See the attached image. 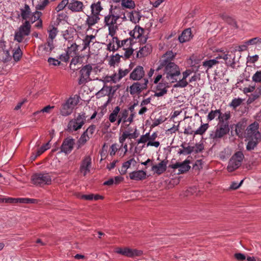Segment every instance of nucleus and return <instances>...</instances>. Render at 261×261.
Instances as JSON below:
<instances>
[{"label":"nucleus","instance_id":"f257e3e1","mask_svg":"<svg viewBox=\"0 0 261 261\" xmlns=\"http://www.w3.org/2000/svg\"><path fill=\"white\" fill-rule=\"evenodd\" d=\"M174 58L172 51H168L162 57L159 61L158 70L164 69V79L170 83L177 81V77L180 74L179 67L171 62Z\"/></svg>","mask_w":261,"mask_h":261},{"label":"nucleus","instance_id":"f03ea898","mask_svg":"<svg viewBox=\"0 0 261 261\" xmlns=\"http://www.w3.org/2000/svg\"><path fill=\"white\" fill-rule=\"evenodd\" d=\"M246 132V140L248 141L246 145V150L251 151L254 149L261 140V135L258 130V124H251L247 128Z\"/></svg>","mask_w":261,"mask_h":261},{"label":"nucleus","instance_id":"7ed1b4c3","mask_svg":"<svg viewBox=\"0 0 261 261\" xmlns=\"http://www.w3.org/2000/svg\"><path fill=\"white\" fill-rule=\"evenodd\" d=\"M80 99L77 94H75L67 99L61 106L60 113L62 116L66 117L72 114L74 107L77 105Z\"/></svg>","mask_w":261,"mask_h":261},{"label":"nucleus","instance_id":"20e7f679","mask_svg":"<svg viewBox=\"0 0 261 261\" xmlns=\"http://www.w3.org/2000/svg\"><path fill=\"white\" fill-rule=\"evenodd\" d=\"M31 29V23L29 20H25L20 25L19 29L15 32L14 40L18 42H22L24 37L29 36Z\"/></svg>","mask_w":261,"mask_h":261},{"label":"nucleus","instance_id":"39448f33","mask_svg":"<svg viewBox=\"0 0 261 261\" xmlns=\"http://www.w3.org/2000/svg\"><path fill=\"white\" fill-rule=\"evenodd\" d=\"M244 157L243 152L241 151H238L233 154L228 162V171L232 172L239 168L242 163Z\"/></svg>","mask_w":261,"mask_h":261},{"label":"nucleus","instance_id":"423d86ee","mask_svg":"<svg viewBox=\"0 0 261 261\" xmlns=\"http://www.w3.org/2000/svg\"><path fill=\"white\" fill-rule=\"evenodd\" d=\"M33 184L40 187L49 185L51 183V178L49 173H35L32 176Z\"/></svg>","mask_w":261,"mask_h":261},{"label":"nucleus","instance_id":"0eeeda50","mask_svg":"<svg viewBox=\"0 0 261 261\" xmlns=\"http://www.w3.org/2000/svg\"><path fill=\"white\" fill-rule=\"evenodd\" d=\"M86 117L85 114H78L77 116L69 121L67 128L70 131H77L80 129L85 123Z\"/></svg>","mask_w":261,"mask_h":261},{"label":"nucleus","instance_id":"6e6552de","mask_svg":"<svg viewBox=\"0 0 261 261\" xmlns=\"http://www.w3.org/2000/svg\"><path fill=\"white\" fill-rule=\"evenodd\" d=\"M148 80L147 78H144L141 82H137L129 87V92L130 95H136L140 94L142 90H145L147 88Z\"/></svg>","mask_w":261,"mask_h":261},{"label":"nucleus","instance_id":"1a4fd4ad","mask_svg":"<svg viewBox=\"0 0 261 261\" xmlns=\"http://www.w3.org/2000/svg\"><path fill=\"white\" fill-rule=\"evenodd\" d=\"M115 252L127 257L139 256L142 254V251L141 250L132 249L127 247L117 248L116 249Z\"/></svg>","mask_w":261,"mask_h":261},{"label":"nucleus","instance_id":"9d476101","mask_svg":"<svg viewBox=\"0 0 261 261\" xmlns=\"http://www.w3.org/2000/svg\"><path fill=\"white\" fill-rule=\"evenodd\" d=\"M119 18V17H105V23L109 27V35L111 36H115L118 29L117 21Z\"/></svg>","mask_w":261,"mask_h":261},{"label":"nucleus","instance_id":"9b49d317","mask_svg":"<svg viewBox=\"0 0 261 261\" xmlns=\"http://www.w3.org/2000/svg\"><path fill=\"white\" fill-rule=\"evenodd\" d=\"M92 71V67L90 64H87L81 68L80 70L81 75L78 82L79 85H83L87 82L88 80L89 79V76Z\"/></svg>","mask_w":261,"mask_h":261},{"label":"nucleus","instance_id":"f8f14e48","mask_svg":"<svg viewBox=\"0 0 261 261\" xmlns=\"http://www.w3.org/2000/svg\"><path fill=\"white\" fill-rule=\"evenodd\" d=\"M229 132V127L228 124H219V127L215 130L214 134L211 135V138H222L225 135L228 134Z\"/></svg>","mask_w":261,"mask_h":261},{"label":"nucleus","instance_id":"ddd939ff","mask_svg":"<svg viewBox=\"0 0 261 261\" xmlns=\"http://www.w3.org/2000/svg\"><path fill=\"white\" fill-rule=\"evenodd\" d=\"M169 83L170 82L164 79L162 80L161 82L159 83V84L156 85L154 96L158 97L164 96L167 92L166 89L168 87Z\"/></svg>","mask_w":261,"mask_h":261},{"label":"nucleus","instance_id":"4468645a","mask_svg":"<svg viewBox=\"0 0 261 261\" xmlns=\"http://www.w3.org/2000/svg\"><path fill=\"white\" fill-rule=\"evenodd\" d=\"M168 161L166 160H162L157 164H152L151 170L154 174L160 175L165 172L167 169Z\"/></svg>","mask_w":261,"mask_h":261},{"label":"nucleus","instance_id":"2eb2a0df","mask_svg":"<svg viewBox=\"0 0 261 261\" xmlns=\"http://www.w3.org/2000/svg\"><path fill=\"white\" fill-rule=\"evenodd\" d=\"M145 75V71L142 66H137L130 73L129 78L133 81H142Z\"/></svg>","mask_w":261,"mask_h":261},{"label":"nucleus","instance_id":"dca6fc26","mask_svg":"<svg viewBox=\"0 0 261 261\" xmlns=\"http://www.w3.org/2000/svg\"><path fill=\"white\" fill-rule=\"evenodd\" d=\"M75 144V140L71 138H67L63 140L62 145L60 147L61 151L66 154L69 153L73 149Z\"/></svg>","mask_w":261,"mask_h":261},{"label":"nucleus","instance_id":"f3484780","mask_svg":"<svg viewBox=\"0 0 261 261\" xmlns=\"http://www.w3.org/2000/svg\"><path fill=\"white\" fill-rule=\"evenodd\" d=\"M189 161L185 160L181 163L177 162L176 164H173L170 166L171 169H178V173L177 174H183L188 171L191 167L189 165Z\"/></svg>","mask_w":261,"mask_h":261},{"label":"nucleus","instance_id":"a211bd4d","mask_svg":"<svg viewBox=\"0 0 261 261\" xmlns=\"http://www.w3.org/2000/svg\"><path fill=\"white\" fill-rule=\"evenodd\" d=\"M143 33V30L142 28L136 26L135 29L130 32L129 35L133 39L139 40V41L142 43H145L147 41V38L142 37Z\"/></svg>","mask_w":261,"mask_h":261},{"label":"nucleus","instance_id":"6ab92c4d","mask_svg":"<svg viewBox=\"0 0 261 261\" xmlns=\"http://www.w3.org/2000/svg\"><path fill=\"white\" fill-rule=\"evenodd\" d=\"M92 165V161L90 156H86L82 161L80 166V172L84 176L87 175V173L90 172V169Z\"/></svg>","mask_w":261,"mask_h":261},{"label":"nucleus","instance_id":"aec40b11","mask_svg":"<svg viewBox=\"0 0 261 261\" xmlns=\"http://www.w3.org/2000/svg\"><path fill=\"white\" fill-rule=\"evenodd\" d=\"M60 22L61 19L59 18H57V19H56L54 23L51 24L49 26L48 30V39H47V41H53L54 39L56 38V36L57 35L58 33L57 28H56V26L58 25Z\"/></svg>","mask_w":261,"mask_h":261},{"label":"nucleus","instance_id":"412c9836","mask_svg":"<svg viewBox=\"0 0 261 261\" xmlns=\"http://www.w3.org/2000/svg\"><path fill=\"white\" fill-rule=\"evenodd\" d=\"M147 174L143 170L134 171L129 173L130 179L135 181H141L146 178Z\"/></svg>","mask_w":261,"mask_h":261},{"label":"nucleus","instance_id":"4be33fe9","mask_svg":"<svg viewBox=\"0 0 261 261\" xmlns=\"http://www.w3.org/2000/svg\"><path fill=\"white\" fill-rule=\"evenodd\" d=\"M151 52V46L150 44H146L145 46L140 47L139 50L137 51L136 58H141L147 57Z\"/></svg>","mask_w":261,"mask_h":261},{"label":"nucleus","instance_id":"5701e85b","mask_svg":"<svg viewBox=\"0 0 261 261\" xmlns=\"http://www.w3.org/2000/svg\"><path fill=\"white\" fill-rule=\"evenodd\" d=\"M83 7V4L80 1L71 0L68 2V8L73 12H80L82 10Z\"/></svg>","mask_w":261,"mask_h":261},{"label":"nucleus","instance_id":"b1692460","mask_svg":"<svg viewBox=\"0 0 261 261\" xmlns=\"http://www.w3.org/2000/svg\"><path fill=\"white\" fill-rule=\"evenodd\" d=\"M191 38V28H188L183 31L181 35L179 36L178 39L180 42L184 43L190 41Z\"/></svg>","mask_w":261,"mask_h":261},{"label":"nucleus","instance_id":"393cba45","mask_svg":"<svg viewBox=\"0 0 261 261\" xmlns=\"http://www.w3.org/2000/svg\"><path fill=\"white\" fill-rule=\"evenodd\" d=\"M54 48L55 47L54 44H53V41H47L46 43L42 44L39 46V49L45 51L47 54H49L51 52Z\"/></svg>","mask_w":261,"mask_h":261},{"label":"nucleus","instance_id":"a878e982","mask_svg":"<svg viewBox=\"0 0 261 261\" xmlns=\"http://www.w3.org/2000/svg\"><path fill=\"white\" fill-rule=\"evenodd\" d=\"M128 115V113L127 109H122L121 111L120 110L118 113V120H117V122H116L117 125H119L121 122L125 124Z\"/></svg>","mask_w":261,"mask_h":261},{"label":"nucleus","instance_id":"bb28decb","mask_svg":"<svg viewBox=\"0 0 261 261\" xmlns=\"http://www.w3.org/2000/svg\"><path fill=\"white\" fill-rule=\"evenodd\" d=\"M49 0H43L40 1V3L36 6V10L33 12V14L32 16H35L37 15V16H40L42 15L41 12L38 11L39 10L43 9L48 4Z\"/></svg>","mask_w":261,"mask_h":261},{"label":"nucleus","instance_id":"cd10ccee","mask_svg":"<svg viewBox=\"0 0 261 261\" xmlns=\"http://www.w3.org/2000/svg\"><path fill=\"white\" fill-rule=\"evenodd\" d=\"M120 112V107L116 106L114 109H113L112 112L110 113L109 116V121L111 123H114L116 120H118V114Z\"/></svg>","mask_w":261,"mask_h":261},{"label":"nucleus","instance_id":"c85d7f7f","mask_svg":"<svg viewBox=\"0 0 261 261\" xmlns=\"http://www.w3.org/2000/svg\"><path fill=\"white\" fill-rule=\"evenodd\" d=\"M95 39V36L93 35H87L83 40V50H86L87 48H89L90 43L92 42V40Z\"/></svg>","mask_w":261,"mask_h":261},{"label":"nucleus","instance_id":"c756f323","mask_svg":"<svg viewBox=\"0 0 261 261\" xmlns=\"http://www.w3.org/2000/svg\"><path fill=\"white\" fill-rule=\"evenodd\" d=\"M231 118V114L229 112L225 113H221L219 118V124L226 123L229 125L228 120Z\"/></svg>","mask_w":261,"mask_h":261},{"label":"nucleus","instance_id":"7c9ffc66","mask_svg":"<svg viewBox=\"0 0 261 261\" xmlns=\"http://www.w3.org/2000/svg\"><path fill=\"white\" fill-rule=\"evenodd\" d=\"M91 9L93 16H97L102 9L99 2L91 5Z\"/></svg>","mask_w":261,"mask_h":261},{"label":"nucleus","instance_id":"2f4dec72","mask_svg":"<svg viewBox=\"0 0 261 261\" xmlns=\"http://www.w3.org/2000/svg\"><path fill=\"white\" fill-rule=\"evenodd\" d=\"M220 62L215 59H211L202 62V66L205 67L207 69L213 68Z\"/></svg>","mask_w":261,"mask_h":261},{"label":"nucleus","instance_id":"473e14b6","mask_svg":"<svg viewBox=\"0 0 261 261\" xmlns=\"http://www.w3.org/2000/svg\"><path fill=\"white\" fill-rule=\"evenodd\" d=\"M90 138H92V137H90L89 136H88V135H85L84 134L81 135L80 139H79L77 141L78 148H80L82 145H83L87 143V142L89 140Z\"/></svg>","mask_w":261,"mask_h":261},{"label":"nucleus","instance_id":"72a5a7b5","mask_svg":"<svg viewBox=\"0 0 261 261\" xmlns=\"http://www.w3.org/2000/svg\"><path fill=\"white\" fill-rule=\"evenodd\" d=\"M181 146L182 147V149H179L178 151V154H190L194 151V147H191L190 146L185 147L183 145Z\"/></svg>","mask_w":261,"mask_h":261},{"label":"nucleus","instance_id":"f704fd0d","mask_svg":"<svg viewBox=\"0 0 261 261\" xmlns=\"http://www.w3.org/2000/svg\"><path fill=\"white\" fill-rule=\"evenodd\" d=\"M221 111L220 110H215V111L212 110L209 112L207 116L208 121H211L215 119V118L218 117V119L219 118Z\"/></svg>","mask_w":261,"mask_h":261},{"label":"nucleus","instance_id":"c9c22d12","mask_svg":"<svg viewBox=\"0 0 261 261\" xmlns=\"http://www.w3.org/2000/svg\"><path fill=\"white\" fill-rule=\"evenodd\" d=\"M63 37L66 40H70L73 38V35L74 34L75 32L72 30L71 29L70 30H66L62 32Z\"/></svg>","mask_w":261,"mask_h":261},{"label":"nucleus","instance_id":"e433bc0d","mask_svg":"<svg viewBox=\"0 0 261 261\" xmlns=\"http://www.w3.org/2000/svg\"><path fill=\"white\" fill-rule=\"evenodd\" d=\"M208 128V124L205 123L200 125V126L198 128L196 131L194 132V135H203L205 131L207 130Z\"/></svg>","mask_w":261,"mask_h":261},{"label":"nucleus","instance_id":"4c0bfd02","mask_svg":"<svg viewBox=\"0 0 261 261\" xmlns=\"http://www.w3.org/2000/svg\"><path fill=\"white\" fill-rule=\"evenodd\" d=\"M22 56V51L20 48L19 45H17V48H15L13 53V58L15 62L20 60L21 56Z\"/></svg>","mask_w":261,"mask_h":261},{"label":"nucleus","instance_id":"58836bf2","mask_svg":"<svg viewBox=\"0 0 261 261\" xmlns=\"http://www.w3.org/2000/svg\"><path fill=\"white\" fill-rule=\"evenodd\" d=\"M49 148V142H47L45 143L44 145L42 146L40 148L38 149L37 150V154L35 155V156L33 158V160H35L36 158L40 156L41 154L45 152L46 150H47Z\"/></svg>","mask_w":261,"mask_h":261},{"label":"nucleus","instance_id":"ea45409f","mask_svg":"<svg viewBox=\"0 0 261 261\" xmlns=\"http://www.w3.org/2000/svg\"><path fill=\"white\" fill-rule=\"evenodd\" d=\"M243 102V99L240 98L232 99L231 103H229V107H232L233 110H236L237 107L240 106Z\"/></svg>","mask_w":261,"mask_h":261},{"label":"nucleus","instance_id":"a19ab883","mask_svg":"<svg viewBox=\"0 0 261 261\" xmlns=\"http://www.w3.org/2000/svg\"><path fill=\"white\" fill-rule=\"evenodd\" d=\"M176 84L174 85L175 88H185L188 85V82L186 79H182L178 81H176Z\"/></svg>","mask_w":261,"mask_h":261},{"label":"nucleus","instance_id":"79ce46f5","mask_svg":"<svg viewBox=\"0 0 261 261\" xmlns=\"http://www.w3.org/2000/svg\"><path fill=\"white\" fill-rule=\"evenodd\" d=\"M111 90H112V87L109 86L105 87L98 92L97 95H109Z\"/></svg>","mask_w":261,"mask_h":261},{"label":"nucleus","instance_id":"37998d69","mask_svg":"<svg viewBox=\"0 0 261 261\" xmlns=\"http://www.w3.org/2000/svg\"><path fill=\"white\" fill-rule=\"evenodd\" d=\"M165 0H155L154 1H149V3L152 6L153 8H156L161 5H165Z\"/></svg>","mask_w":261,"mask_h":261},{"label":"nucleus","instance_id":"c03bdc74","mask_svg":"<svg viewBox=\"0 0 261 261\" xmlns=\"http://www.w3.org/2000/svg\"><path fill=\"white\" fill-rule=\"evenodd\" d=\"M122 5L127 8H134L135 6V3L132 0H122Z\"/></svg>","mask_w":261,"mask_h":261},{"label":"nucleus","instance_id":"a18cd8bd","mask_svg":"<svg viewBox=\"0 0 261 261\" xmlns=\"http://www.w3.org/2000/svg\"><path fill=\"white\" fill-rule=\"evenodd\" d=\"M252 80L255 83H261V70H258L252 75Z\"/></svg>","mask_w":261,"mask_h":261},{"label":"nucleus","instance_id":"49530a36","mask_svg":"<svg viewBox=\"0 0 261 261\" xmlns=\"http://www.w3.org/2000/svg\"><path fill=\"white\" fill-rule=\"evenodd\" d=\"M20 10L21 16H28L30 14V8L28 5H25L24 7L21 8Z\"/></svg>","mask_w":261,"mask_h":261},{"label":"nucleus","instance_id":"de8ad7c7","mask_svg":"<svg viewBox=\"0 0 261 261\" xmlns=\"http://www.w3.org/2000/svg\"><path fill=\"white\" fill-rule=\"evenodd\" d=\"M99 17H88L87 19V23L89 27L94 25L96 23H98Z\"/></svg>","mask_w":261,"mask_h":261},{"label":"nucleus","instance_id":"09e8293b","mask_svg":"<svg viewBox=\"0 0 261 261\" xmlns=\"http://www.w3.org/2000/svg\"><path fill=\"white\" fill-rule=\"evenodd\" d=\"M95 125H90L87 128L86 130L83 133V134L85 135H88V136L92 137L93 134L95 132Z\"/></svg>","mask_w":261,"mask_h":261},{"label":"nucleus","instance_id":"8fccbe9b","mask_svg":"<svg viewBox=\"0 0 261 261\" xmlns=\"http://www.w3.org/2000/svg\"><path fill=\"white\" fill-rule=\"evenodd\" d=\"M69 0H63L56 7V10L59 12L62 10L65 6L68 5Z\"/></svg>","mask_w":261,"mask_h":261},{"label":"nucleus","instance_id":"3c124183","mask_svg":"<svg viewBox=\"0 0 261 261\" xmlns=\"http://www.w3.org/2000/svg\"><path fill=\"white\" fill-rule=\"evenodd\" d=\"M257 43H261V38L259 37H255L246 42L247 45H254Z\"/></svg>","mask_w":261,"mask_h":261},{"label":"nucleus","instance_id":"603ef678","mask_svg":"<svg viewBox=\"0 0 261 261\" xmlns=\"http://www.w3.org/2000/svg\"><path fill=\"white\" fill-rule=\"evenodd\" d=\"M48 62L49 64V65H52L54 66H57L60 65L61 62L59 61L58 60L53 58H49L48 59Z\"/></svg>","mask_w":261,"mask_h":261},{"label":"nucleus","instance_id":"864d4df0","mask_svg":"<svg viewBox=\"0 0 261 261\" xmlns=\"http://www.w3.org/2000/svg\"><path fill=\"white\" fill-rule=\"evenodd\" d=\"M234 131L236 135L238 136L242 134L243 128L242 124L241 123H238L234 125Z\"/></svg>","mask_w":261,"mask_h":261},{"label":"nucleus","instance_id":"5fc2aeb1","mask_svg":"<svg viewBox=\"0 0 261 261\" xmlns=\"http://www.w3.org/2000/svg\"><path fill=\"white\" fill-rule=\"evenodd\" d=\"M234 257L238 261H244L246 259L245 255L241 253H235L234 254Z\"/></svg>","mask_w":261,"mask_h":261},{"label":"nucleus","instance_id":"6e6d98bb","mask_svg":"<svg viewBox=\"0 0 261 261\" xmlns=\"http://www.w3.org/2000/svg\"><path fill=\"white\" fill-rule=\"evenodd\" d=\"M133 162H135V159L134 158L125 162L123 164H122V167H123L124 169L129 168L130 165L133 163Z\"/></svg>","mask_w":261,"mask_h":261},{"label":"nucleus","instance_id":"4d7b16f0","mask_svg":"<svg viewBox=\"0 0 261 261\" xmlns=\"http://www.w3.org/2000/svg\"><path fill=\"white\" fill-rule=\"evenodd\" d=\"M129 69H125L124 70L119 69V79H121L124 77L125 75L127 74L129 72Z\"/></svg>","mask_w":261,"mask_h":261},{"label":"nucleus","instance_id":"13d9d810","mask_svg":"<svg viewBox=\"0 0 261 261\" xmlns=\"http://www.w3.org/2000/svg\"><path fill=\"white\" fill-rule=\"evenodd\" d=\"M243 182V180H241L240 183H238L237 182H232L229 188L232 190H236L240 187V186L242 185Z\"/></svg>","mask_w":261,"mask_h":261},{"label":"nucleus","instance_id":"bf43d9fd","mask_svg":"<svg viewBox=\"0 0 261 261\" xmlns=\"http://www.w3.org/2000/svg\"><path fill=\"white\" fill-rule=\"evenodd\" d=\"M261 95V86L257 87V88L255 90V92L254 94H253V98L254 99H257Z\"/></svg>","mask_w":261,"mask_h":261},{"label":"nucleus","instance_id":"052dcab7","mask_svg":"<svg viewBox=\"0 0 261 261\" xmlns=\"http://www.w3.org/2000/svg\"><path fill=\"white\" fill-rule=\"evenodd\" d=\"M110 154L112 156L115 154L116 151L118 150V145L116 144H113L110 147Z\"/></svg>","mask_w":261,"mask_h":261},{"label":"nucleus","instance_id":"680f3d73","mask_svg":"<svg viewBox=\"0 0 261 261\" xmlns=\"http://www.w3.org/2000/svg\"><path fill=\"white\" fill-rule=\"evenodd\" d=\"M124 50V56L125 57V58H129L130 56L133 55L134 49H125L123 48Z\"/></svg>","mask_w":261,"mask_h":261},{"label":"nucleus","instance_id":"e2e57ef3","mask_svg":"<svg viewBox=\"0 0 261 261\" xmlns=\"http://www.w3.org/2000/svg\"><path fill=\"white\" fill-rule=\"evenodd\" d=\"M258 59V56L257 55H255L254 56H248V62L249 63L253 64L257 62Z\"/></svg>","mask_w":261,"mask_h":261},{"label":"nucleus","instance_id":"0e129e2a","mask_svg":"<svg viewBox=\"0 0 261 261\" xmlns=\"http://www.w3.org/2000/svg\"><path fill=\"white\" fill-rule=\"evenodd\" d=\"M235 57H233L232 59L231 60L229 59L227 61H225V64L227 66L230 67L232 68H234L235 67V61H234Z\"/></svg>","mask_w":261,"mask_h":261},{"label":"nucleus","instance_id":"69168bd1","mask_svg":"<svg viewBox=\"0 0 261 261\" xmlns=\"http://www.w3.org/2000/svg\"><path fill=\"white\" fill-rule=\"evenodd\" d=\"M127 138H129V136L128 135V133L125 132L122 133L121 137L119 138V143H121L122 145L125 139Z\"/></svg>","mask_w":261,"mask_h":261},{"label":"nucleus","instance_id":"338daca9","mask_svg":"<svg viewBox=\"0 0 261 261\" xmlns=\"http://www.w3.org/2000/svg\"><path fill=\"white\" fill-rule=\"evenodd\" d=\"M160 145V142L159 141H148L147 143L146 146L148 147L149 146H154L155 147H159Z\"/></svg>","mask_w":261,"mask_h":261},{"label":"nucleus","instance_id":"774afa93","mask_svg":"<svg viewBox=\"0 0 261 261\" xmlns=\"http://www.w3.org/2000/svg\"><path fill=\"white\" fill-rule=\"evenodd\" d=\"M80 198L82 199L91 200L93 199V194L83 195Z\"/></svg>","mask_w":261,"mask_h":261}]
</instances>
